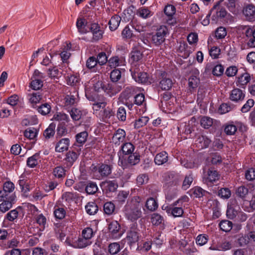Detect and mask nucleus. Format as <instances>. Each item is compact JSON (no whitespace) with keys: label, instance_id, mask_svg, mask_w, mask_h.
I'll return each mask as SVG.
<instances>
[{"label":"nucleus","instance_id":"17","mask_svg":"<svg viewBox=\"0 0 255 255\" xmlns=\"http://www.w3.org/2000/svg\"><path fill=\"white\" fill-rule=\"evenodd\" d=\"M219 178V174L216 170L209 169L207 176L204 178V181L207 184H210L216 181Z\"/></svg>","mask_w":255,"mask_h":255},{"label":"nucleus","instance_id":"53","mask_svg":"<svg viewBox=\"0 0 255 255\" xmlns=\"http://www.w3.org/2000/svg\"><path fill=\"white\" fill-rule=\"evenodd\" d=\"M110 78L113 82H117L121 78V72L119 69L113 70L110 74Z\"/></svg>","mask_w":255,"mask_h":255},{"label":"nucleus","instance_id":"10","mask_svg":"<svg viewBox=\"0 0 255 255\" xmlns=\"http://www.w3.org/2000/svg\"><path fill=\"white\" fill-rule=\"evenodd\" d=\"M126 133L125 130L119 128L114 133L112 141L116 145H119L121 143L123 142L126 138Z\"/></svg>","mask_w":255,"mask_h":255},{"label":"nucleus","instance_id":"14","mask_svg":"<svg viewBox=\"0 0 255 255\" xmlns=\"http://www.w3.org/2000/svg\"><path fill=\"white\" fill-rule=\"evenodd\" d=\"M245 97L244 93L240 89L236 88L232 90L230 99L234 102H240L243 101Z\"/></svg>","mask_w":255,"mask_h":255},{"label":"nucleus","instance_id":"6","mask_svg":"<svg viewBox=\"0 0 255 255\" xmlns=\"http://www.w3.org/2000/svg\"><path fill=\"white\" fill-rule=\"evenodd\" d=\"M140 234L138 232L137 229L131 228L127 232L126 237V242L131 247L134 245L139 240Z\"/></svg>","mask_w":255,"mask_h":255},{"label":"nucleus","instance_id":"8","mask_svg":"<svg viewBox=\"0 0 255 255\" xmlns=\"http://www.w3.org/2000/svg\"><path fill=\"white\" fill-rule=\"evenodd\" d=\"M79 154V152L73 150H70L67 152L64 158L66 166L69 167H71L78 159Z\"/></svg>","mask_w":255,"mask_h":255},{"label":"nucleus","instance_id":"21","mask_svg":"<svg viewBox=\"0 0 255 255\" xmlns=\"http://www.w3.org/2000/svg\"><path fill=\"white\" fill-rule=\"evenodd\" d=\"M173 84L171 79L169 78H163L160 81L159 87L164 91H168L171 89Z\"/></svg>","mask_w":255,"mask_h":255},{"label":"nucleus","instance_id":"20","mask_svg":"<svg viewBox=\"0 0 255 255\" xmlns=\"http://www.w3.org/2000/svg\"><path fill=\"white\" fill-rule=\"evenodd\" d=\"M168 159L167 153L165 151H162L156 155L154 158V162L156 164L161 165L166 163Z\"/></svg>","mask_w":255,"mask_h":255},{"label":"nucleus","instance_id":"25","mask_svg":"<svg viewBox=\"0 0 255 255\" xmlns=\"http://www.w3.org/2000/svg\"><path fill=\"white\" fill-rule=\"evenodd\" d=\"M236 1L237 0H220L219 3H223L224 5L227 6L229 11L235 13L237 12Z\"/></svg>","mask_w":255,"mask_h":255},{"label":"nucleus","instance_id":"31","mask_svg":"<svg viewBox=\"0 0 255 255\" xmlns=\"http://www.w3.org/2000/svg\"><path fill=\"white\" fill-rule=\"evenodd\" d=\"M39 159L40 155L39 153H36L28 158L26 162L27 165L30 168H34L38 164Z\"/></svg>","mask_w":255,"mask_h":255},{"label":"nucleus","instance_id":"36","mask_svg":"<svg viewBox=\"0 0 255 255\" xmlns=\"http://www.w3.org/2000/svg\"><path fill=\"white\" fill-rule=\"evenodd\" d=\"M98 190V188L97 184L93 182H88L85 187V191L88 194H94L97 192Z\"/></svg>","mask_w":255,"mask_h":255},{"label":"nucleus","instance_id":"24","mask_svg":"<svg viewBox=\"0 0 255 255\" xmlns=\"http://www.w3.org/2000/svg\"><path fill=\"white\" fill-rule=\"evenodd\" d=\"M251 80V77L249 73H245L238 77L236 82L237 86L240 87H244Z\"/></svg>","mask_w":255,"mask_h":255},{"label":"nucleus","instance_id":"22","mask_svg":"<svg viewBox=\"0 0 255 255\" xmlns=\"http://www.w3.org/2000/svg\"><path fill=\"white\" fill-rule=\"evenodd\" d=\"M114 114V112L109 107H105L103 110L100 111L98 114L99 117L103 122H105L107 120L110 119Z\"/></svg>","mask_w":255,"mask_h":255},{"label":"nucleus","instance_id":"63","mask_svg":"<svg viewBox=\"0 0 255 255\" xmlns=\"http://www.w3.org/2000/svg\"><path fill=\"white\" fill-rule=\"evenodd\" d=\"M193 177L191 174L186 176L183 182L182 188L184 190H186L189 188L193 182Z\"/></svg>","mask_w":255,"mask_h":255},{"label":"nucleus","instance_id":"32","mask_svg":"<svg viewBox=\"0 0 255 255\" xmlns=\"http://www.w3.org/2000/svg\"><path fill=\"white\" fill-rule=\"evenodd\" d=\"M98 172L102 177H107L111 173V166L107 164H102L98 169Z\"/></svg>","mask_w":255,"mask_h":255},{"label":"nucleus","instance_id":"37","mask_svg":"<svg viewBox=\"0 0 255 255\" xmlns=\"http://www.w3.org/2000/svg\"><path fill=\"white\" fill-rule=\"evenodd\" d=\"M237 130V127L233 123H229L225 126L224 131L227 135H234Z\"/></svg>","mask_w":255,"mask_h":255},{"label":"nucleus","instance_id":"61","mask_svg":"<svg viewBox=\"0 0 255 255\" xmlns=\"http://www.w3.org/2000/svg\"><path fill=\"white\" fill-rule=\"evenodd\" d=\"M254 104L255 102L254 100L252 99H249L241 108L242 112L245 113L249 112L251 108L254 106Z\"/></svg>","mask_w":255,"mask_h":255},{"label":"nucleus","instance_id":"4","mask_svg":"<svg viewBox=\"0 0 255 255\" xmlns=\"http://www.w3.org/2000/svg\"><path fill=\"white\" fill-rule=\"evenodd\" d=\"M14 186L12 182L7 181L4 183L3 189L0 190V200H3L4 198L13 197L16 198L15 195L13 193Z\"/></svg>","mask_w":255,"mask_h":255},{"label":"nucleus","instance_id":"44","mask_svg":"<svg viewBox=\"0 0 255 255\" xmlns=\"http://www.w3.org/2000/svg\"><path fill=\"white\" fill-rule=\"evenodd\" d=\"M88 135V132L86 131H84L77 134L76 135L77 142L81 145H82L87 140Z\"/></svg>","mask_w":255,"mask_h":255},{"label":"nucleus","instance_id":"34","mask_svg":"<svg viewBox=\"0 0 255 255\" xmlns=\"http://www.w3.org/2000/svg\"><path fill=\"white\" fill-rule=\"evenodd\" d=\"M56 125L54 123H51L49 125V127L44 130L43 135L46 139H49L53 137L55 132Z\"/></svg>","mask_w":255,"mask_h":255},{"label":"nucleus","instance_id":"18","mask_svg":"<svg viewBox=\"0 0 255 255\" xmlns=\"http://www.w3.org/2000/svg\"><path fill=\"white\" fill-rule=\"evenodd\" d=\"M220 3H218L216 5H218L217 7L214 9L216 10V14L213 15L212 17V20L214 22H216L218 20V18H224L227 15V12L226 9L223 7H220L219 6Z\"/></svg>","mask_w":255,"mask_h":255},{"label":"nucleus","instance_id":"1","mask_svg":"<svg viewBox=\"0 0 255 255\" xmlns=\"http://www.w3.org/2000/svg\"><path fill=\"white\" fill-rule=\"evenodd\" d=\"M140 198L138 196L129 202H127L124 208L126 218L131 222H135L142 216V205L140 204Z\"/></svg>","mask_w":255,"mask_h":255},{"label":"nucleus","instance_id":"48","mask_svg":"<svg viewBox=\"0 0 255 255\" xmlns=\"http://www.w3.org/2000/svg\"><path fill=\"white\" fill-rule=\"evenodd\" d=\"M37 134V129L34 128H28L24 132L25 137L29 139H34L36 136Z\"/></svg>","mask_w":255,"mask_h":255},{"label":"nucleus","instance_id":"26","mask_svg":"<svg viewBox=\"0 0 255 255\" xmlns=\"http://www.w3.org/2000/svg\"><path fill=\"white\" fill-rule=\"evenodd\" d=\"M200 83L199 78L195 75L191 76L188 79L189 90L192 92L197 88Z\"/></svg>","mask_w":255,"mask_h":255},{"label":"nucleus","instance_id":"54","mask_svg":"<svg viewBox=\"0 0 255 255\" xmlns=\"http://www.w3.org/2000/svg\"><path fill=\"white\" fill-rule=\"evenodd\" d=\"M115 209V205L111 202H108L104 205V211L107 215H111Z\"/></svg>","mask_w":255,"mask_h":255},{"label":"nucleus","instance_id":"13","mask_svg":"<svg viewBox=\"0 0 255 255\" xmlns=\"http://www.w3.org/2000/svg\"><path fill=\"white\" fill-rule=\"evenodd\" d=\"M232 248V244L230 242L224 241L221 243H218L216 245L212 246L210 247L211 250H217L221 251H226Z\"/></svg>","mask_w":255,"mask_h":255},{"label":"nucleus","instance_id":"33","mask_svg":"<svg viewBox=\"0 0 255 255\" xmlns=\"http://www.w3.org/2000/svg\"><path fill=\"white\" fill-rule=\"evenodd\" d=\"M121 20V17L118 15L113 16L109 22L110 29L112 31L115 30L119 26Z\"/></svg>","mask_w":255,"mask_h":255},{"label":"nucleus","instance_id":"51","mask_svg":"<svg viewBox=\"0 0 255 255\" xmlns=\"http://www.w3.org/2000/svg\"><path fill=\"white\" fill-rule=\"evenodd\" d=\"M139 161V156L137 154L130 153L127 158V162L130 165H135Z\"/></svg>","mask_w":255,"mask_h":255},{"label":"nucleus","instance_id":"58","mask_svg":"<svg viewBox=\"0 0 255 255\" xmlns=\"http://www.w3.org/2000/svg\"><path fill=\"white\" fill-rule=\"evenodd\" d=\"M50 110V106L47 103L41 105L37 109L38 112L42 115H46L49 114Z\"/></svg>","mask_w":255,"mask_h":255},{"label":"nucleus","instance_id":"29","mask_svg":"<svg viewBox=\"0 0 255 255\" xmlns=\"http://www.w3.org/2000/svg\"><path fill=\"white\" fill-rule=\"evenodd\" d=\"M120 225L119 223L116 221H112L109 225V230L110 233L113 236H115V237H120V235L118 233L119 230L120 229Z\"/></svg>","mask_w":255,"mask_h":255},{"label":"nucleus","instance_id":"16","mask_svg":"<svg viewBox=\"0 0 255 255\" xmlns=\"http://www.w3.org/2000/svg\"><path fill=\"white\" fill-rule=\"evenodd\" d=\"M122 89V86L116 84H108L105 89V92L110 97H113L120 92Z\"/></svg>","mask_w":255,"mask_h":255},{"label":"nucleus","instance_id":"5","mask_svg":"<svg viewBox=\"0 0 255 255\" xmlns=\"http://www.w3.org/2000/svg\"><path fill=\"white\" fill-rule=\"evenodd\" d=\"M241 210L240 206L238 205L236 199H231L228 206L227 216L230 219H235Z\"/></svg>","mask_w":255,"mask_h":255},{"label":"nucleus","instance_id":"11","mask_svg":"<svg viewBox=\"0 0 255 255\" xmlns=\"http://www.w3.org/2000/svg\"><path fill=\"white\" fill-rule=\"evenodd\" d=\"M101 186L103 190L105 191L106 193L109 192H114L117 190L118 185V183L115 181L106 180L102 182Z\"/></svg>","mask_w":255,"mask_h":255},{"label":"nucleus","instance_id":"41","mask_svg":"<svg viewBox=\"0 0 255 255\" xmlns=\"http://www.w3.org/2000/svg\"><path fill=\"white\" fill-rule=\"evenodd\" d=\"M134 149V146L130 142H126L122 146V150L125 154L132 153Z\"/></svg>","mask_w":255,"mask_h":255},{"label":"nucleus","instance_id":"52","mask_svg":"<svg viewBox=\"0 0 255 255\" xmlns=\"http://www.w3.org/2000/svg\"><path fill=\"white\" fill-rule=\"evenodd\" d=\"M196 141L201 144V147L203 148L208 147L211 140L206 136H202L198 137Z\"/></svg>","mask_w":255,"mask_h":255},{"label":"nucleus","instance_id":"12","mask_svg":"<svg viewBox=\"0 0 255 255\" xmlns=\"http://www.w3.org/2000/svg\"><path fill=\"white\" fill-rule=\"evenodd\" d=\"M90 29L93 34V41H98L102 38L103 31L98 23H92L91 25Z\"/></svg>","mask_w":255,"mask_h":255},{"label":"nucleus","instance_id":"59","mask_svg":"<svg viewBox=\"0 0 255 255\" xmlns=\"http://www.w3.org/2000/svg\"><path fill=\"white\" fill-rule=\"evenodd\" d=\"M31 80L30 86L32 89L38 90L43 86V81L40 79H31Z\"/></svg>","mask_w":255,"mask_h":255},{"label":"nucleus","instance_id":"50","mask_svg":"<svg viewBox=\"0 0 255 255\" xmlns=\"http://www.w3.org/2000/svg\"><path fill=\"white\" fill-rule=\"evenodd\" d=\"M200 124L204 128H209L213 125V120L208 117H203L200 120Z\"/></svg>","mask_w":255,"mask_h":255},{"label":"nucleus","instance_id":"38","mask_svg":"<svg viewBox=\"0 0 255 255\" xmlns=\"http://www.w3.org/2000/svg\"><path fill=\"white\" fill-rule=\"evenodd\" d=\"M219 226L221 230L228 232L232 229L233 223L228 220H223L220 223Z\"/></svg>","mask_w":255,"mask_h":255},{"label":"nucleus","instance_id":"19","mask_svg":"<svg viewBox=\"0 0 255 255\" xmlns=\"http://www.w3.org/2000/svg\"><path fill=\"white\" fill-rule=\"evenodd\" d=\"M69 141V139L68 138H64L60 140L56 145V151L61 152L67 150L68 148Z\"/></svg>","mask_w":255,"mask_h":255},{"label":"nucleus","instance_id":"57","mask_svg":"<svg viewBox=\"0 0 255 255\" xmlns=\"http://www.w3.org/2000/svg\"><path fill=\"white\" fill-rule=\"evenodd\" d=\"M148 176L146 174H139L136 178V183L138 186L147 183Z\"/></svg>","mask_w":255,"mask_h":255},{"label":"nucleus","instance_id":"55","mask_svg":"<svg viewBox=\"0 0 255 255\" xmlns=\"http://www.w3.org/2000/svg\"><path fill=\"white\" fill-rule=\"evenodd\" d=\"M227 35V31L225 27L220 26L215 31V35L217 39H223Z\"/></svg>","mask_w":255,"mask_h":255},{"label":"nucleus","instance_id":"45","mask_svg":"<svg viewBox=\"0 0 255 255\" xmlns=\"http://www.w3.org/2000/svg\"><path fill=\"white\" fill-rule=\"evenodd\" d=\"M69 113L71 117L74 121H78L81 118L82 112L77 108H72L69 111Z\"/></svg>","mask_w":255,"mask_h":255},{"label":"nucleus","instance_id":"7","mask_svg":"<svg viewBox=\"0 0 255 255\" xmlns=\"http://www.w3.org/2000/svg\"><path fill=\"white\" fill-rule=\"evenodd\" d=\"M16 198L13 197L4 198L3 200H0L2 203L0 204V211L2 213H5L8 211L15 203Z\"/></svg>","mask_w":255,"mask_h":255},{"label":"nucleus","instance_id":"3","mask_svg":"<svg viewBox=\"0 0 255 255\" xmlns=\"http://www.w3.org/2000/svg\"><path fill=\"white\" fill-rule=\"evenodd\" d=\"M168 29L166 26H160L157 29L155 33L152 36L151 41L152 43L156 46L161 45L165 41Z\"/></svg>","mask_w":255,"mask_h":255},{"label":"nucleus","instance_id":"64","mask_svg":"<svg viewBox=\"0 0 255 255\" xmlns=\"http://www.w3.org/2000/svg\"><path fill=\"white\" fill-rule=\"evenodd\" d=\"M120 250V245L117 243H112L109 246V252L111 255L117 254Z\"/></svg>","mask_w":255,"mask_h":255},{"label":"nucleus","instance_id":"28","mask_svg":"<svg viewBox=\"0 0 255 255\" xmlns=\"http://www.w3.org/2000/svg\"><path fill=\"white\" fill-rule=\"evenodd\" d=\"M136 14L142 18L147 19L152 16L153 13L148 8L145 7H142L138 9L136 12Z\"/></svg>","mask_w":255,"mask_h":255},{"label":"nucleus","instance_id":"9","mask_svg":"<svg viewBox=\"0 0 255 255\" xmlns=\"http://www.w3.org/2000/svg\"><path fill=\"white\" fill-rule=\"evenodd\" d=\"M243 13L249 20H253L255 18V6L253 4H248L243 8Z\"/></svg>","mask_w":255,"mask_h":255},{"label":"nucleus","instance_id":"62","mask_svg":"<svg viewBox=\"0 0 255 255\" xmlns=\"http://www.w3.org/2000/svg\"><path fill=\"white\" fill-rule=\"evenodd\" d=\"M128 196V192L127 191H121L119 193L117 197V201L120 204H123L125 202L126 200L127 199Z\"/></svg>","mask_w":255,"mask_h":255},{"label":"nucleus","instance_id":"30","mask_svg":"<svg viewBox=\"0 0 255 255\" xmlns=\"http://www.w3.org/2000/svg\"><path fill=\"white\" fill-rule=\"evenodd\" d=\"M145 207L148 210L154 211L157 209L158 204L155 198L150 197L146 200Z\"/></svg>","mask_w":255,"mask_h":255},{"label":"nucleus","instance_id":"43","mask_svg":"<svg viewBox=\"0 0 255 255\" xmlns=\"http://www.w3.org/2000/svg\"><path fill=\"white\" fill-rule=\"evenodd\" d=\"M235 106L229 103H223L222 104L219 109V111L222 114H226L231 111H232Z\"/></svg>","mask_w":255,"mask_h":255},{"label":"nucleus","instance_id":"42","mask_svg":"<svg viewBox=\"0 0 255 255\" xmlns=\"http://www.w3.org/2000/svg\"><path fill=\"white\" fill-rule=\"evenodd\" d=\"M76 198V194L70 192H65L62 195V199L67 203H71Z\"/></svg>","mask_w":255,"mask_h":255},{"label":"nucleus","instance_id":"2","mask_svg":"<svg viewBox=\"0 0 255 255\" xmlns=\"http://www.w3.org/2000/svg\"><path fill=\"white\" fill-rule=\"evenodd\" d=\"M130 71L132 78L136 82L145 84L151 83L150 78L147 73L140 71L139 69L137 67H132Z\"/></svg>","mask_w":255,"mask_h":255},{"label":"nucleus","instance_id":"60","mask_svg":"<svg viewBox=\"0 0 255 255\" xmlns=\"http://www.w3.org/2000/svg\"><path fill=\"white\" fill-rule=\"evenodd\" d=\"M218 195L224 199H228L231 197V192L228 188H222L218 191Z\"/></svg>","mask_w":255,"mask_h":255},{"label":"nucleus","instance_id":"35","mask_svg":"<svg viewBox=\"0 0 255 255\" xmlns=\"http://www.w3.org/2000/svg\"><path fill=\"white\" fill-rule=\"evenodd\" d=\"M85 209L87 213L90 215H95L98 211V207L94 202H89L85 206Z\"/></svg>","mask_w":255,"mask_h":255},{"label":"nucleus","instance_id":"47","mask_svg":"<svg viewBox=\"0 0 255 255\" xmlns=\"http://www.w3.org/2000/svg\"><path fill=\"white\" fill-rule=\"evenodd\" d=\"M249 193L248 188L245 186H241L236 190V194L241 198H244Z\"/></svg>","mask_w":255,"mask_h":255},{"label":"nucleus","instance_id":"23","mask_svg":"<svg viewBox=\"0 0 255 255\" xmlns=\"http://www.w3.org/2000/svg\"><path fill=\"white\" fill-rule=\"evenodd\" d=\"M92 244L91 241L81 237H79L78 240L74 243L73 246L75 248L82 249Z\"/></svg>","mask_w":255,"mask_h":255},{"label":"nucleus","instance_id":"15","mask_svg":"<svg viewBox=\"0 0 255 255\" xmlns=\"http://www.w3.org/2000/svg\"><path fill=\"white\" fill-rule=\"evenodd\" d=\"M165 210L167 214L172 215L174 217H181L184 213L182 207H166Z\"/></svg>","mask_w":255,"mask_h":255},{"label":"nucleus","instance_id":"39","mask_svg":"<svg viewBox=\"0 0 255 255\" xmlns=\"http://www.w3.org/2000/svg\"><path fill=\"white\" fill-rule=\"evenodd\" d=\"M149 121L147 117H141L136 120L134 123V128H139L146 125Z\"/></svg>","mask_w":255,"mask_h":255},{"label":"nucleus","instance_id":"49","mask_svg":"<svg viewBox=\"0 0 255 255\" xmlns=\"http://www.w3.org/2000/svg\"><path fill=\"white\" fill-rule=\"evenodd\" d=\"M29 101L31 104L39 103L42 99V95L39 92H33L29 95Z\"/></svg>","mask_w":255,"mask_h":255},{"label":"nucleus","instance_id":"46","mask_svg":"<svg viewBox=\"0 0 255 255\" xmlns=\"http://www.w3.org/2000/svg\"><path fill=\"white\" fill-rule=\"evenodd\" d=\"M67 83L71 86H77L80 83V78L74 75H70L67 80Z\"/></svg>","mask_w":255,"mask_h":255},{"label":"nucleus","instance_id":"40","mask_svg":"<svg viewBox=\"0 0 255 255\" xmlns=\"http://www.w3.org/2000/svg\"><path fill=\"white\" fill-rule=\"evenodd\" d=\"M164 221L163 218L158 213H153L151 215V222L153 225L158 226Z\"/></svg>","mask_w":255,"mask_h":255},{"label":"nucleus","instance_id":"56","mask_svg":"<svg viewBox=\"0 0 255 255\" xmlns=\"http://www.w3.org/2000/svg\"><path fill=\"white\" fill-rule=\"evenodd\" d=\"M53 173L55 177L60 178L65 176V170L62 166H57L54 169Z\"/></svg>","mask_w":255,"mask_h":255},{"label":"nucleus","instance_id":"27","mask_svg":"<svg viewBox=\"0 0 255 255\" xmlns=\"http://www.w3.org/2000/svg\"><path fill=\"white\" fill-rule=\"evenodd\" d=\"M87 22L84 18H78L76 22V26L79 32L85 34L88 32L86 28Z\"/></svg>","mask_w":255,"mask_h":255}]
</instances>
